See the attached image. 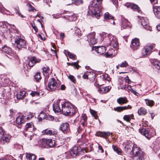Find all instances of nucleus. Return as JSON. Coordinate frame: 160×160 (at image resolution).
Returning <instances> with one entry per match:
<instances>
[{
	"instance_id": "nucleus-1",
	"label": "nucleus",
	"mask_w": 160,
	"mask_h": 160,
	"mask_svg": "<svg viewBox=\"0 0 160 160\" xmlns=\"http://www.w3.org/2000/svg\"><path fill=\"white\" fill-rule=\"evenodd\" d=\"M106 38L108 40L106 43L107 46H110L114 49L111 48V49H109V51L105 54V55L107 57L114 55L117 53V50L118 47L117 40L115 37L111 35H109L108 37Z\"/></svg>"
},
{
	"instance_id": "nucleus-2",
	"label": "nucleus",
	"mask_w": 160,
	"mask_h": 160,
	"mask_svg": "<svg viewBox=\"0 0 160 160\" xmlns=\"http://www.w3.org/2000/svg\"><path fill=\"white\" fill-rule=\"evenodd\" d=\"M62 111L66 116L72 115L76 112V107L70 102H65L62 104Z\"/></svg>"
},
{
	"instance_id": "nucleus-3",
	"label": "nucleus",
	"mask_w": 160,
	"mask_h": 160,
	"mask_svg": "<svg viewBox=\"0 0 160 160\" xmlns=\"http://www.w3.org/2000/svg\"><path fill=\"white\" fill-rule=\"evenodd\" d=\"M101 2L102 0H93L91 5L88 7V9L92 15L97 18L101 15L100 9Z\"/></svg>"
},
{
	"instance_id": "nucleus-4",
	"label": "nucleus",
	"mask_w": 160,
	"mask_h": 160,
	"mask_svg": "<svg viewBox=\"0 0 160 160\" xmlns=\"http://www.w3.org/2000/svg\"><path fill=\"white\" fill-rule=\"evenodd\" d=\"M133 160H142L144 158V153L138 147H133L131 151Z\"/></svg>"
},
{
	"instance_id": "nucleus-5",
	"label": "nucleus",
	"mask_w": 160,
	"mask_h": 160,
	"mask_svg": "<svg viewBox=\"0 0 160 160\" xmlns=\"http://www.w3.org/2000/svg\"><path fill=\"white\" fill-rule=\"evenodd\" d=\"M4 132L2 128L0 127V142L2 144L9 142L11 138L10 136L4 134Z\"/></svg>"
},
{
	"instance_id": "nucleus-6",
	"label": "nucleus",
	"mask_w": 160,
	"mask_h": 160,
	"mask_svg": "<svg viewBox=\"0 0 160 160\" xmlns=\"http://www.w3.org/2000/svg\"><path fill=\"white\" fill-rule=\"evenodd\" d=\"M15 45L19 49L25 48L26 46V42L22 38L19 37H16L15 39Z\"/></svg>"
},
{
	"instance_id": "nucleus-7",
	"label": "nucleus",
	"mask_w": 160,
	"mask_h": 160,
	"mask_svg": "<svg viewBox=\"0 0 160 160\" xmlns=\"http://www.w3.org/2000/svg\"><path fill=\"white\" fill-rule=\"evenodd\" d=\"M58 86L56 80L54 78H52L49 80L47 89L50 91H53L57 89Z\"/></svg>"
},
{
	"instance_id": "nucleus-8",
	"label": "nucleus",
	"mask_w": 160,
	"mask_h": 160,
	"mask_svg": "<svg viewBox=\"0 0 160 160\" xmlns=\"http://www.w3.org/2000/svg\"><path fill=\"white\" fill-rule=\"evenodd\" d=\"M83 151L81 147L75 146L71 149L70 154L72 156L75 157L80 155L83 154Z\"/></svg>"
},
{
	"instance_id": "nucleus-9",
	"label": "nucleus",
	"mask_w": 160,
	"mask_h": 160,
	"mask_svg": "<svg viewBox=\"0 0 160 160\" xmlns=\"http://www.w3.org/2000/svg\"><path fill=\"white\" fill-rule=\"evenodd\" d=\"M139 23L144 28L147 30L151 31L152 28L149 24L147 18L144 17H141L140 18Z\"/></svg>"
},
{
	"instance_id": "nucleus-10",
	"label": "nucleus",
	"mask_w": 160,
	"mask_h": 160,
	"mask_svg": "<svg viewBox=\"0 0 160 160\" xmlns=\"http://www.w3.org/2000/svg\"><path fill=\"white\" fill-rule=\"evenodd\" d=\"M87 137L85 134L82 135L81 137L77 141L78 145L79 146H83L87 144L88 140Z\"/></svg>"
},
{
	"instance_id": "nucleus-11",
	"label": "nucleus",
	"mask_w": 160,
	"mask_h": 160,
	"mask_svg": "<svg viewBox=\"0 0 160 160\" xmlns=\"http://www.w3.org/2000/svg\"><path fill=\"white\" fill-rule=\"evenodd\" d=\"M93 144L91 143H88L85 144L82 148V149L84 150L83 154L84 152H88L93 151Z\"/></svg>"
},
{
	"instance_id": "nucleus-12",
	"label": "nucleus",
	"mask_w": 160,
	"mask_h": 160,
	"mask_svg": "<svg viewBox=\"0 0 160 160\" xmlns=\"http://www.w3.org/2000/svg\"><path fill=\"white\" fill-rule=\"evenodd\" d=\"M139 45V39L137 38H135L132 40L130 47L132 49L134 50L138 48Z\"/></svg>"
},
{
	"instance_id": "nucleus-13",
	"label": "nucleus",
	"mask_w": 160,
	"mask_h": 160,
	"mask_svg": "<svg viewBox=\"0 0 160 160\" xmlns=\"http://www.w3.org/2000/svg\"><path fill=\"white\" fill-rule=\"evenodd\" d=\"M59 130L64 133H67L69 130V125L65 122L62 123L59 127Z\"/></svg>"
},
{
	"instance_id": "nucleus-14",
	"label": "nucleus",
	"mask_w": 160,
	"mask_h": 160,
	"mask_svg": "<svg viewBox=\"0 0 160 160\" xmlns=\"http://www.w3.org/2000/svg\"><path fill=\"white\" fill-rule=\"evenodd\" d=\"M122 25L121 29L123 30L127 28H130L131 27V23L127 19L123 18H122Z\"/></svg>"
},
{
	"instance_id": "nucleus-15",
	"label": "nucleus",
	"mask_w": 160,
	"mask_h": 160,
	"mask_svg": "<svg viewBox=\"0 0 160 160\" xmlns=\"http://www.w3.org/2000/svg\"><path fill=\"white\" fill-rule=\"evenodd\" d=\"M95 32L91 33L88 36V41L92 45L95 44L97 42V40L95 38Z\"/></svg>"
},
{
	"instance_id": "nucleus-16",
	"label": "nucleus",
	"mask_w": 160,
	"mask_h": 160,
	"mask_svg": "<svg viewBox=\"0 0 160 160\" xmlns=\"http://www.w3.org/2000/svg\"><path fill=\"white\" fill-rule=\"evenodd\" d=\"M92 50L95 51L101 55L105 52L106 48L105 47L103 46L94 47H93Z\"/></svg>"
},
{
	"instance_id": "nucleus-17",
	"label": "nucleus",
	"mask_w": 160,
	"mask_h": 160,
	"mask_svg": "<svg viewBox=\"0 0 160 160\" xmlns=\"http://www.w3.org/2000/svg\"><path fill=\"white\" fill-rule=\"evenodd\" d=\"M152 49V47L150 46H145L142 51V56H145L150 54Z\"/></svg>"
},
{
	"instance_id": "nucleus-18",
	"label": "nucleus",
	"mask_w": 160,
	"mask_h": 160,
	"mask_svg": "<svg viewBox=\"0 0 160 160\" xmlns=\"http://www.w3.org/2000/svg\"><path fill=\"white\" fill-rule=\"evenodd\" d=\"M40 59L38 58H37L34 56L30 58L29 60L28 65L30 67H32L37 63L40 62Z\"/></svg>"
},
{
	"instance_id": "nucleus-19",
	"label": "nucleus",
	"mask_w": 160,
	"mask_h": 160,
	"mask_svg": "<svg viewBox=\"0 0 160 160\" xmlns=\"http://www.w3.org/2000/svg\"><path fill=\"white\" fill-rule=\"evenodd\" d=\"M139 130L141 134L145 136L148 139H149L152 137V135L150 133V131L147 130L146 128H142L141 130L140 129Z\"/></svg>"
},
{
	"instance_id": "nucleus-20",
	"label": "nucleus",
	"mask_w": 160,
	"mask_h": 160,
	"mask_svg": "<svg viewBox=\"0 0 160 160\" xmlns=\"http://www.w3.org/2000/svg\"><path fill=\"white\" fill-rule=\"evenodd\" d=\"M132 108V107L130 105H128L127 106H123V107H118L116 108H114V110L115 111L118 112H120L124 110L130 109H131Z\"/></svg>"
},
{
	"instance_id": "nucleus-21",
	"label": "nucleus",
	"mask_w": 160,
	"mask_h": 160,
	"mask_svg": "<svg viewBox=\"0 0 160 160\" xmlns=\"http://www.w3.org/2000/svg\"><path fill=\"white\" fill-rule=\"evenodd\" d=\"M153 11L156 18H160V7L153 6Z\"/></svg>"
},
{
	"instance_id": "nucleus-22",
	"label": "nucleus",
	"mask_w": 160,
	"mask_h": 160,
	"mask_svg": "<svg viewBox=\"0 0 160 160\" xmlns=\"http://www.w3.org/2000/svg\"><path fill=\"white\" fill-rule=\"evenodd\" d=\"M53 109L56 113H61L62 112V109L60 108L59 104L57 102L53 104Z\"/></svg>"
},
{
	"instance_id": "nucleus-23",
	"label": "nucleus",
	"mask_w": 160,
	"mask_h": 160,
	"mask_svg": "<svg viewBox=\"0 0 160 160\" xmlns=\"http://www.w3.org/2000/svg\"><path fill=\"white\" fill-rule=\"evenodd\" d=\"M43 133L48 135H54L57 134V131L54 129L49 130L46 129L43 131Z\"/></svg>"
},
{
	"instance_id": "nucleus-24",
	"label": "nucleus",
	"mask_w": 160,
	"mask_h": 160,
	"mask_svg": "<svg viewBox=\"0 0 160 160\" xmlns=\"http://www.w3.org/2000/svg\"><path fill=\"white\" fill-rule=\"evenodd\" d=\"M39 146L42 148H48L47 139L42 138L39 141Z\"/></svg>"
},
{
	"instance_id": "nucleus-25",
	"label": "nucleus",
	"mask_w": 160,
	"mask_h": 160,
	"mask_svg": "<svg viewBox=\"0 0 160 160\" xmlns=\"http://www.w3.org/2000/svg\"><path fill=\"white\" fill-rule=\"evenodd\" d=\"M96 135L98 136H100L101 137L106 138L110 135V133L109 132H97Z\"/></svg>"
},
{
	"instance_id": "nucleus-26",
	"label": "nucleus",
	"mask_w": 160,
	"mask_h": 160,
	"mask_svg": "<svg viewBox=\"0 0 160 160\" xmlns=\"http://www.w3.org/2000/svg\"><path fill=\"white\" fill-rule=\"evenodd\" d=\"M117 101L119 104L122 105L127 103L128 102V100L125 97H121L117 99Z\"/></svg>"
},
{
	"instance_id": "nucleus-27",
	"label": "nucleus",
	"mask_w": 160,
	"mask_h": 160,
	"mask_svg": "<svg viewBox=\"0 0 160 160\" xmlns=\"http://www.w3.org/2000/svg\"><path fill=\"white\" fill-rule=\"evenodd\" d=\"M6 23L3 22H0V31L2 33H5L8 30Z\"/></svg>"
},
{
	"instance_id": "nucleus-28",
	"label": "nucleus",
	"mask_w": 160,
	"mask_h": 160,
	"mask_svg": "<svg viewBox=\"0 0 160 160\" xmlns=\"http://www.w3.org/2000/svg\"><path fill=\"white\" fill-rule=\"evenodd\" d=\"M153 65L155 70L160 72V62L155 59L153 62Z\"/></svg>"
},
{
	"instance_id": "nucleus-29",
	"label": "nucleus",
	"mask_w": 160,
	"mask_h": 160,
	"mask_svg": "<svg viewBox=\"0 0 160 160\" xmlns=\"http://www.w3.org/2000/svg\"><path fill=\"white\" fill-rule=\"evenodd\" d=\"M111 88V86H108L105 87H101L99 88L98 92L101 93H106L108 92Z\"/></svg>"
},
{
	"instance_id": "nucleus-30",
	"label": "nucleus",
	"mask_w": 160,
	"mask_h": 160,
	"mask_svg": "<svg viewBox=\"0 0 160 160\" xmlns=\"http://www.w3.org/2000/svg\"><path fill=\"white\" fill-rule=\"evenodd\" d=\"M87 118L85 114H82L81 117V120L80 121V124L82 125L83 127H84L86 124Z\"/></svg>"
},
{
	"instance_id": "nucleus-31",
	"label": "nucleus",
	"mask_w": 160,
	"mask_h": 160,
	"mask_svg": "<svg viewBox=\"0 0 160 160\" xmlns=\"http://www.w3.org/2000/svg\"><path fill=\"white\" fill-rule=\"evenodd\" d=\"M38 118L39 121H42V120L43 119H48V115L44 112H41L38 117Z\"/></svg>"
},
{
	"instance_id": "nucleus-32",
	"label": "nucleus",
	"mask_w": 160,
	"mask_h": 160,
	"mask_svg": "<svg viewBox=\"0 0 160 160\" xmlns=\"http://www.w3.org/2000/svg\"><path fill=\"white\" fill-rule=\"evenodd\" d=\"M26 92L24 91H20L17 95V98L19 99L23 98L25 96Z\"/></svg>"
},
{
	"instance_id": "nucleus-33",
	"label": "nucleus",
	"mask_w": 160,
	"mask_h": 160,
	"mask_svg": "<svg viewBox=\"0 0 160 160\" xmlns=\"http://www.w3.org/2000/svg\"><path fill=\"white\" fill-rule=\"evenodd\" d=\"M2 51L5 53L9 54L12 52L11 48L7 46H4L2 48Z\"/></svg>"
},
{
	"instance_id": "nucleus-34",
	"label": "nucleus",
	"mask_w": 160,
	"mask_h": 160,
	"mask_svg": "<svg viewBox=\"0 0 160 160\" xmlns=\"http://www.w3.org/2000/svg\"><path fill=\"white\" fill-rule=\"evenodd\" d=\"M55 142L52 139H47V147H54L55 146Z\"/></svg>"
},
{
	"instance_id": "nucleus-35",
	"label": "nucleus",
	"mask_w": 160,
	"mask_h": 160,
	"mask_svg": "<svg viewBox=\"0 0 160 160\" xmlns=\"http://www.w3.org/2000/svg\"><path fill=\"white\" fill-rule=\"evenodd\" d=\"M33 126L32 124L30 123H28L25 126L24 130L26 131H29L31 132L33 130Z\"/></svg>"
},
{
	"instance_id": "nucleus-36",
	"label": "nucleus",
	"mask_w": 160,
	"mask_h": 160,
	"mask_svg": "<svg viewBox=\"0 0 160 160\" xmlns=\"http://www.w3.org/2000/svg\"><path fill=\"white\" fill-rule=\"evenodd\" d=\"M24 122L23 116H19L16 119V123L18 125H20Z\"/></svg>"
},
{
	"instance_id": "nucleus-37",
	"label": "nucleus",
	"mask_w": 160,
	"mask_h": 160,
	"mask_svg": "<svg viewBox=\"0 0 160 160\" xmlns=\"http://www.w3.org/2000/svg\"><path fill=\"white\" fill-rule=\"evenodd\" d=\"M147 112L146 109L144 108L141 107L138 111V114L140 115H145Z\"/></svg>"
},
{
	"instance_id": "nucleus-38",
	"label": "nucleus",
	"mask_w": 160,
	"mask_h": 160,
	"mask_svg": "<svg viewBox=\"0 0 160 160\" xmlns=\"http://www.w3.org/2000/svg\"><path fill=\"white\" fill-rule=\"evenodd\" d=\"M133 118V115L132 114L125 115L123 117V119L128 122H129Z\"/></svg>"
},
{
	"instance_id": "nucleus-39",
	"label": "nucleus",
	"mask_w": 160,
	"mask_h": 160,
	"mask_svg": "<svg viewBox=\"0 0 160 160\" xmlns=\"http://www.w3.org/2000/svg\"><path fill=\"white\" fill-rule=\"evenodd\" d=\"M104 18L105 20H107L111 19L113 20L114 19V17L110 15L108 12H107L104 14Z\"/></svg>"
},
{
	"instance_id": "nucleus-40",
	"label": "nucleus",
	"mask_w": 160,
	"mask_h": 160,
	"mask_svg": "<svg viewBox=\"0 0 160 160\" xmlns=\"http://www.w3.org/2000/svg\"><path fill=\"white\" fill-rule=\"evenodd\" d=\"M112 148L114 151L116 152L118 154H122V152L119 148L113 145H112Z\"/></svg>"
},
{
	"instance_id": "nucleus-41",
	"label": "nucleus",
	"mask_w": 160,
	"mask_h": 160,
	"mask_svg": "<svg viewBox=\"0 0 160 160\" xmlns=\"http://www.w3.org/2000/svg\"><path fill=\"white\" fill-rule=\"evenodd\" d=\"M112 148L114 151L116 152L118 154H122V152L119 148L113 145H112Z\"/></svg>"
},
{
	"instance_id": "nucleus-42",
	"label": "nucleus",
	"mask_w": 160,
	"mask_h": 160,
	"mask_svg": "<svg viewBox=\"0 0 160 160\" xmlns=\"http://www.w3.org/2000/svg\"><path fill=\"white\" fill-rule=\"evenodd\" d=\"M26 158L29 160H34L36 158L35 155L32 154H28L26 153Z\"/></svg>"
},
{
	"instance_id": "nucleus-43",
	"label": "nucleus",
	"mask_w": 160,
	"mask_h": 160,
	"mask_svg": "<svg viewBox=\"0 0 160 160\" xmlns=\"http://www.w3.org/2000/svg\"><path fill=\"white\" fill-rule=\"evenodd\" d=\"M73 15L72 14H70L69 15H66L65 16H62V17L63 18H65L66 19L68 20L69 21H72L74 20V18L73 17Z\"/></svg>"
},
{
	"instance_id": "nucleus-44",
	"label": "nucleus",
	"mask_w": 160,
	"mask_h": 160,
	"mask_svg": "<svg viewBox=\"0 0 160 160\" xmlns=\"http://www.w3.org/2000/svg\"><path fill=\"white\" fill-rule=\"evenodd\" d=\"M131 8L135 11H137L139 13L140 12L139 7L137 5L134 4L132 3V5H131Z\"/></svg>"
},
{
	"instance_id": "nucleus-45",
	"label": "nucleus",
	"mask_w": 160,
	"mask_h": 160,
	"mask_svg": "<svg viewBox=\"0 0 160 160\" xmlns=\"http://www.w3.org/2000/svg\"><path fill=\"white\" fill-rule=\"evenodd\" d=\"M35 79L36 81H38L41 78L40 75V73L39 72H37L34 76Z\"/></svg>"
},
{
	"instance_id": "nucleus-46",
	"label": "nucleus",
	"mask_w": 160,
	"mask_h": 160,
	"mask_svg": "<svg viewBox=\"0 0 160 160\" xmlns=\"http://www.w3.org/2000/svg\"><path fill=\"white\" fill-rule=\"evenodd\" d=\"M146 104L149 106H152L154 104V102L152 100H149L148 99L145 100Z\"/></svg>"
},
{
	"instance_id": "nucleus-47",
	"label": "nucleus",
	"mask_w": 160,
	"mask_h": 160,
	"mask_svg": "<svg viewBox=\"0 0 160 160\" xmlns=\"http://www.w3.org/2000/svg\"><path fill=\"white\" fill-rule=\"evenodd\" d=\"M42 70L43 74H47L48 73V72L50 70V69L48 67L46 66L42 68Z\"/></svg>"
},
{
	"instance_id": "nucleus-48",
	"label": "nucleus",
	"mask_w": 160,
	"mask_h": 160,
	"mask_svg": "<svg viewBox=\"0 0 160 160\" xmlns=\"http://www.w3.org/2000/svg\"><path fill=\"white\" fill-rule=\"evenodd\" d=\"M83 2L82 0H73V3L76 6H78L82 4Z\"/></svg>"
},
{
	"instance_id": "nucleus-49",
	"label": "nucleus",
	"mask_w": 160,
	"mask_h": 160,
	"mask_svg": "<svg viewBox=\"0 0 160 160\" xmlns=\"http://www.w3.org/2000/svg\"><path fill=\"white\" fill-rule=\"evenodd\" d=\"M67 54L68 56L70 58H71L73 60L75 59L76 57V56L74 54H72L69 51H67Z\"/></svg>"
},
{
	"instance_id": "nucleus-50",
	"label": "nucleus",
	"mask_w": 160,
	"mask_h": 160,
	"mask_svg": "<svg viewBox=\"0 0 160 160\" xmlns=\"http://www.w3.org/2000/svg\"><path fill=\"white\" fill-rule=\"evenodd\" d=\"M70 65L74 67L77 69H78L79 67H80V66L78 64V61L70 63Z\"/></svg>"
},
{
	"instance_id": "nucleus-51",
	"label": "nucleus",
	"mask_w": 160,
	"mask_h": 160,
	"mask_svg": "<svg viewBox=\"0 0 160 160\" xmlns=\"http://www.w3.org/2000/svg\"><path fill=\"white\" fill-rule=\"evenodd\" d=\"M135 147L134 146H133L132 147L131 146L127 145L126 146V149H127L128 152H129L130 151L131 153L132 154V152H131L132 151V150H131V149H132V148L133 147Z\"/></svg>"
},
{
	"instance_id": "nucleus-52",
	"label": "nucleus",
	"mask_w": 160,
	"mask_h": 160,
	"mask_svg": "<svg viewBox=\"0 0 160 160\" xmlns=\"http://www.w3.org/2000/svg\"><path fill=\"white\" fill-rule=\"evenodd\" d=\"M27 6L29 8V11H33L34 10L36 11L34 8L32 7L30 4L28 3Z\"/></svg>"
},
{
	"instance_id": "nucleus-53",
	"label": "nucleus",
	"mask_w": 160,
	"mask_h": 160,
	"mask_svg": "<svg viewBox=\"0 0 160 160\" xmlns=\"http://www.w3.org/2000/svg\"><path fill=\"white\" fill-rule=\"evenodd\" d=\"M91 113L92 115L94 117L95 119H97L98 118V116L96 114V112L93 110H91Z\"/></svg>"
},
{
	"instance_id": "nucleus-54",
	"label": "nucleus",
	"mask_w": 160,
	"mask_h": 160,
	"mask_svg": "<svg viewBox=\"0 0 160 160\" xmlns=\"http://www.w3.org/2000/svg\"><path fill=\"white\" fill-rule=\"evenodd\" d=\"M128 66V63L126 61L122 62L120 65V66L122 68L126 67Z\"/></svg>"
},
{
	"instance_id": "nucleus-55",
	"label": "nucleus",
	"mask_w": 160,
	"mask_h": 160,
	"mask_svg": "<svg viewBox=\"0 0 160 160\" xmlns=\"http://www.w3.org/2000/svg\"><path fill=\"white\" fill-rule=\"evenodd\" d=\"M68 77V78L70 79V80L73 82H75L76 79L74 76L72 75H70Z\"/></svg>"
},
{
	"instance_id": "nucleus-56",
	"label": "nucleus",
	"mask_w": 160,
	"mask_h": 160,
	"mask_svg": "<svg viewBox=\"0 0 160 160\" xmlns=\"http://www.w3.org/2000/svg\"><path fill=\"white\" fill-rule=\"evenodd\" d=\"M10 116L12 117L15 115L16 111L15 110H13L12 109H10Z\"/></svg>"
},
{
	"instance_id": "nucleus-57",
	"label": "nucleus",
	"mask_w": 160,
	"mask_h": 160,
	"mask_svg": "<svg viewBox=\"0 0 160 160\" xmlns=\"http://www.w3.org/2000/svg\"><path fill=\"white\" fill-rule=\"evenodd\" d=\"M30 94L32 97L35 96H38L39 95V93L38 92L34 91L32 92Z\"/></svg>"
},
{
	"instance_id": "nucleus-58",
	"label": "nucleus",
	"mask_w": 160,
	"mask_h": 160,
	"mask_svg": "<svg viewBox=\"0 0 160 160\" xmlns=\"http://www.w3.org/2000/svg\"><path fill=\"white\" fill-rule=\"evenodd\" d=\"M32 26V27L33 28L34 30L35 31V32H38V29L36 27V26L35 25L34 23V22H33V23H31Z\"/></svg>"
},
{
	"instance_id": "nucleus-59",
	"label": "nucleus",
	"mask_w": 160,
	"mask_h": 160,
	"mask_svg": "<svg viewBox=\"0 0 160 160\" xmlns=\"http://www.w3.org/2000/svg\"><path fill=\"white\" fill-rule=\"evenodd\" d=\"M125 80L126 82H127L128 84L131 83V82L128 76H126L125 78Z\"/></svg>"
},
{
	"instance_id": "nucleus-60",
	"label": "nucleus",
	"mask_w": 160,
	"mask_h": 160,
	"mask_svg": "<svg viewBox=\"0 0 160 160\" xmlns=\"http://www.w3.org/2000/svg\"><path fill=\"white\" fill-rule=\"evenodd\" d=\"M126 88V86L125 85H122V86H120L118 87V90L120 89H125Z\"/></svg>"
},
{
	"instance_id": "nucleus-61",
	"label": "nucleus",
	"mask_w": 160,
	"mask_h": 160,
	"mask_svg": "<svg viewBox=\"0 0 160 160\" xmlns=\"http://www.w3.org/2000/svg\"><path fill=\"white\" fill-rule=\"evenodd\" d=\"M132 3H129V2H127L125 4V6L126 7L128 8H131V5H132Z\"/></svg>"
},
{
	"instance_id": "nucleus-62",
	"label": "nucleus",
	"mask_w": 160,
	"mask_h": 160,
	"mask_svg": "<svg viewBox=\"0 0 160 160\" xmlns=\"http://www.w3.org/2000/svg\"><path fill=\"white\" fill-rule=\"evenodd\" d=\"M54 119V117L49 115L48 116V119L49 120L52 121Z\"/></svg>"
},
{
	"instance_id": "nucleus-63",
	"label": "nucleus",
	"mask_w": 160,
	"mask_h": 160,
	"mask_svg": "<svg viewBox=\"0 0 160 160\" xmlns=\"http://www.w3.org/2000/svg\"><path fill=\"white\" fill-rule=\"evenodd\" d=\"M52 16L53 18L56 19L59 18L60 17V15L58 14H53Z\"/></svg>"
},
{
	"instance_id": "nucleus-64",
	"label": "nucleus",
	"mask_w": 160,
	"mask_h": 160,
	"mask_svg": "<svg viewBox=\"0 0 160 160\" xmlns=\"http://www.w3.org/2000/svg\"><path fill=\"white\" fill-rule=\"evenodd\" d=\"M113 4L116 6L118 5V0H112Z\"/></svg>"
}]
</instances>
